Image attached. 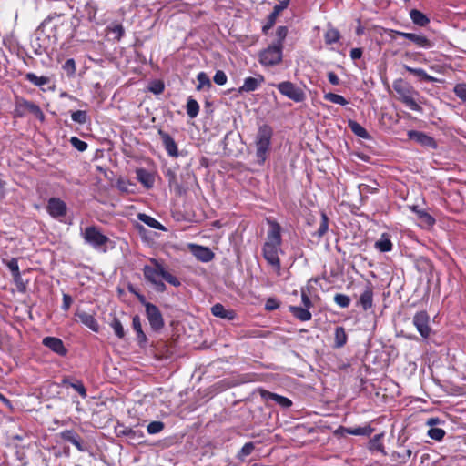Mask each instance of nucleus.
<instances>
[{
	"instance_id": "49530a36",
	"label": "nucleus",
	"mask_w": 466,
	"mask_h": 466,
	"mask_svg": "<svg viewBox=\"0 0 466 466\" xmlns=\"http://www.w3.org/2000/svg\"><path fill=\"white\" fill-rule=\"evenodd\" d=\"M288 35V27L287 26H279L276 31L277 40L272 44L278 46H283V42Z\"/></svg>"
},
{
	"instance_id": "58836bf2",
	"label": "nucleus",
	"mask_w": 466,
	"mask_h": 466,
	"mask_svg": "<svg viewBox=\"0 0 466 466\" xmlns=\"http://www.w3.org/2000/svg\"><path fill=\"white\" fill-rule=\"evenodd\" d=\"M197 80L198 82V85L196 87L198 91L205 88L209 89L212 86L210 78L205 72H199L197 76Z\"/></svg>"
},
{
	"instance_id": "39448f33",
	"label": "nucleus",
	"mask_w": 466,
	"mask_h": 466,
	"mask_svg": "<svg viewBox=\"0 0 466 466\" xmlns=\"http://www.w3.org/2000/svg\"><path fill=\"white\" fill-rule=\"evenodd\" d=\"M44 30H50L55 38L62 37L64 30L67 29L68 24L62 14L49 15L40 25Z\"/></svg>"
},
{
	"instance_id": "e433bc0d",
	"label": "nucleus",
	"mask_w": 466,
	"mask_h": 466,
	"mask_svg": "<svg viewBox=\"0 0 466 466\" xmlns=\"http://www.w3.org/2000/svg\"><path fill=\"white\" fill-rule=\"evenodd\" d=\"M96 5L94 2H87L83 7L82 16L88 21H92L96 17Z\"/></svg>"
},
{
	"instance_id": "de8ad7c7",
	"label": "nucleus",
	"mask_w": 466,
	"mask_h": 466,
	"mask_svg": "<svg viewBox=\"0 0 466 466\" xmlns=\"http://www.w3.org/2000/svg\"><path fill=\"white\" fill-rule=\"evenodd\" d=\"M427 435L435 441H441L445 436V431L441 428L431 427L428 430Z\"/></svg>"
},
{
	"instance_id": "c9c22d12",
	"label": "nucleus",
	"mask_w": 466,
	"mask_h": 466,
	"mask_svg": "<svg viewBox=\"0 0 466 466\" xmlns=\"http://www.w3.org/2000/svg\"><path fill=\"white\" fill-rule=\"evenodd\" d=\"M349 127L350 128V130L358 137H361V138H369L370 136H369V133L367 132V130L360 125L359 124L358 122L354 121V120H349Z\"/></svg>"
},
{
	"instance_id": "f3484780",
	"label": "nucleus",
	"mask_w": 466,
	"mask_h": 466,
	"mask_svg": "<svg viewBox=\"0 0 466 466\" xmlns=\"http://www.w3.org/2000/svg\"><path fill=\"white\" fill-rule=\"evenodd\" d=\"M396 33L400 36L413 42L418 47H421V48H425V49L432 47L431 41L430 39H428L423 35H417V34H413V33H406V32H400V31H398Z\"/></svg>"
},
{
	"instance_id": "a211bd4d",
	"label": "nucleus",
	"mask_w": 466,
	"mask_h": 466,
	"mask_svg": "<svg viewBox=\"0 0 466 466\" xmlns=\"http://www.w3.org/2000/svg\"><path fill=\"white\" fill-rule=\"evenodd\" d=\"M265 78L262 75H258L256 77H246L244 83L238 88L239 93H249L257 90L261 84H263Z\"/></svg>"
},
{
	"instance_id": "69168bd1",
	"label": "nucleus",
	"mask_w": 466,
	"mask_h": 466,
	"mask_svg": "<svg viewBox=\"0 0 466 466\" xmlns=\"http://www.w3.org/2000/svg\"><path fill=\"white\" fill-rule=\"evenodd\" d=\"M72 301H73V300H72V298H71V296H70V295H68V294H64V295H63L62 309H63L64 310H67V309L70 308V306H71V304H72Z\"/></svg>"
},
{
	"instance_id": "09e8293b",
	"label": "nucleus",
	"mask_w": 466,
	"mask_h": 466,
	"mask_svg": "<svg viewBox=\"0 0 466 466\" xmlns=\"http://www.w3.org/2000/svg\"><path fill=\"white\" fill-rule=\"evenodd\" d=\"M110 325L116 337L119 339H123L125 337L124 327L117 318H114Z\"/></svg>"
},
{
	"instance_id": "f8f14e48",
	"label": "nucleus",
	"mask_w": 466,
	"mask_h": 466,
	"mask_svg": "<svg viewBox=\"0 0 466 466\" xmlns=\"http://www.w3.org/2000/svg\"><path fill=\"white\" fill-rule=\"evenodd\" d=\"M290 0H282L279 4L275 5L273 11L268 15L266 24L262 26L263 34H267L269 29L273 27L276 23L277 17L280 13L288 8Z\"/></svg>"
},
{
	"instance_id": "c03bdc74",
	"label": "nucleus",
	"mask_w": 466,
	"mask_h": 466,
	"mask_svg": "<svg viewBox=\"0 0 466 466\" xmlns=\"http://www.w3.org/2000/svg\"><path fill=\"white\" fill-rule=\"evenodd\" d=\"M381 434L375 435L370 441V451H378L383 454H385L384 446L381 442Z\"/></svg>"
},
{
	"instance_id": "bf43d9fd",
	"label": "nucleus",
	"mask_w": 466,
	"mask_h": 466,
	"mask_svg": "<svg viewBox=\"0 0 466 466\" xmlns=\"http://www.w3.org/2000/svg\"><path fill=\"white\" fill-rule=\"evenodd\" d=\"M454 94L466 103V84H458L454 86Z\"/></svg>"
},
{
	"instance_id": "72a5a7b5",
	"label": "nucleus",
	"mask_w": 466,
	"mask_h": 466,
	"mask_svg": "<svg viewBox=\"0 0 466 466\" xmlns=\"http://www.w3.org/2000/svg\"><path fill=\"white\" fill-rule=\"evenodd\" d=\"M25 79L29 81L31 84L35 86L42 87L45 85H47L50 82V78L47 76H38L34 73H27L25 75Z\"/></svg>"
},
{
	"instance_id": "0eeeda50",
	"label": "nucleus",
	"mask_w": 466,
	"mask_h": 466,
	"mask_svg": "<svg viewBox=\"0 0 466 466\" xmlns=\"http://www.w3.org/2000/svg\"><path fill=\"white\" fill-rule=\"evenodd\" d=\"M276 87L281 95L294 102L300 103L306 98L304 91L290 81L280 82L276 85Z\"/></svg>"
},
{
	"instance_id": "20e7f679",
	"label": "nucleus",
	"mask_w": 466,
	"mask_h": 466,
	"mask_svg": "<svg viewBox=\"0 0 466 466\" xmlns=\"http://www.w3.org/2000/svg\"><path fill=\"white\" fill-rule=\"evenodd\" d=\"M86 244L96 250L106 251V246L109 242V238L104 235L98 227L88 226L80 233Z\"/></svg>"
},
{
	"instance_id": "393cba45",
	"label": "nucleus",
	"mask_w": 466,
	"mask_h": 466,
	"mask_svg": "<svg viewBox=\"0 0 466 466\" xmlns=\"http://www.w3.org/2000/svg\"><path fill=\"white\" fill-rule=\"evenodd\" d=\"M403 68H404L407 72H409V73H410V74H412V75H414V76H418L421 81H426V82H429V83H434V82H437V78H436V77H434V76H430V75H429V74H427V72H426L424 69H422V68H414V67H411V66H407V65H404V66H403Z\"/></svg>"
},
{
	"instance_id": "b1692460",
	"label": "nucleus",
	"mask_w": 466,
	"mask_h": 466,
	"mask_svg": "<svg viewBox=\"0 0 466 466\" xmlns=\"http://www.w3.org/2000/svg\"><path fill=\"white\" fill-rule=\"evenodd\" d=\"M359 305L361 306L363 310H368L373 306V289L370 286H367L364 291L360 294Z\"/></svg>"
},
{
	"instance_id": "423d86ee",
	"label": "nucleus",
	"mask_w": 466,
	"mask_h": 466,
	"mask_svg": "<svg viewBox=\"0 0 466 466\" xmlns=\"http://www.w3.org/2000/svg\"><path fill=\"white\" fill-rule=\"evenodd\" d=\"M283 46L269 45L258 54V61L264 66L279 65L282 61Z\"/></svg>"
},
{
	"instance_id": "4468645a",
	"label": "nucleus",
	"mask_w": 466,
	"mask_h": 466,
	"mask_svg": "<svg viewBox=\"0 0 466 466\" xmlns=\"http://www.w3.org/2000/svg\"><path fill=\"white\" fill-rule=\"evenodd\" d=\"M42 344L59 356H66L67 353V349L59 338L46 337L43 339Z\"/></svg>"
},
{
	"instance_id": "13d9d810",
	"label": "nucleus",
	"mask_w": 466,
	"mask_h": 466,
	"mask_svg": "<svg viewBox=\"0 0 466 466\" xmlns=\"http://www.w3.org/2000/svg\"><path fill=\"white\" fill-rule=\"evenodd\" d=\"M70 144L80 152H84L87 148V144L76 137L70 138Z\"/></svg>"
},
{
	"instance_id": "4c0bfd02",
	"label": "nucleus",
	"mask_w": 466,
	"mask_h": 466,
	"mask_svg": "<svg viewBox=\"0 0 466 466\" xmlns=\"http://www.w3.org/2000/svg\"><path fill=\"white\" fill-rule=\"evenodd\" d=\"M340 38V33L334 27H329L324 34V40L327 45L337 43Z\"/></svg>"
},
{
	"instance_id": "3c124183",
	"label": "nucleus",
	"mask_w": 466,
	"mask_h": 466,
	"mask_svg": "<svg viewBox=\"0 0 466 466\" xmlns=\"http://www.w3.org/2000/svg\"><path fill=\"white\" fill-rule=\"evenodd\" d=\"M335 303L342 309H346L350 304V298L348 295L338 293L334 296Z\"/></svg>"
},
{
	"instance_id": "37998d69",
	"label": "nucleus",
	"mask_w": 466,
	"mask_h": 466,
	"mask_svg": "<svg viewBox=\"0 0 466 466\" xmlns=\"http://www.w3.org/2000/svg\"><path fill=\"white\" fill-rule=\"evenodd\" d=\"M323 98L326 101H329V102H331V103H334V104H337V105H340V106L348 105V101L346 100L345 97H343L340 95L334 94V93H331V92L325 93L324 96H323Z\"/></svg>"
},
{
	"instance_id": "864d4df0",
	"label": "nucleus",
	"mask_w": 466,
	"mask_h": 466,
	"mask_svg": "<svg viewBox=\"0 0 466 466\" xmlns=\"http://www.w3.org/2000/svg\"><path fill=\"white\" fill-rule=\"evenodd\" d=\"M165 89V85L160 80H154L149 84L148 90L155 95H159L163 93Z\"/></svg>"
},
{
	"instance_id": "338daca9",
	"label": "nucleus",
	"mask_w": 466,
	"mask_h": 466,
	"mask_svg": "<svg viewBox=\"0 0 466 466\" xmlns=\"http://www.w3.org/2000/svg\"><path fill=\"white\" fill-rule=\"evenodd\" d=\"M327 76L331 85H334V86L339 85L340 80H339V76L334 72H332V71L329 72Z\"/></svg>"
},
{
	"instance_id": "473e14b6",
	"label": "nucleus",
	"mask_w": 466,
	"mask_h": 466,
	"mask_svg": "<svg viewBox=\"0 0 466 466\" xmlns=\"http://www.w3.org/2000/svg\"><path fill=\"white\" fill-rule=\"evenodd\" d=\"M410 17L413 24L419 26H425L430 22V19L423 13L417 9L410 10Z\"/></svg>"
},
{
	"instance_id": "a878e982",
	"label": "nucleus",
	"mask_w": 466,
	"mask_h": 466,
	"mask_svg": "<svg viewBox=\"0 0 466 466\" xmlns=\"http://www.w3.org/2000/svg\"><path fill=\"white\" fill-rule=\"evenodd\" d=\"M80 321L89 328L91 330L97 332L99 329V324L97 323L96 319L94 318L93 315L86 313V312H80L77 314Z\"/></svg>"
},
{
	"instance_id": "ddd939ff",
	"label": "nucleus",
	"mask_w": 466,
	"mask_h": 466,
	"mask_svg": "<svg viewBox=\"0 0 466 466\" xmlns=\"http://www.w3.org/2000/svg\"><path fill=\"white\" fill-rule=\"evenodd\" d=\"M408 137L409 139L417 142L422 147H430L432 149L437 147V143L435 139L424 132L410 130L408 131Z\"/></svg>"
},
{
	"instance_id": "5701e85b",
	"label": "nucleus",
	"mask_w": 466,
	"mask_h": 466,
	"mask_svg": "<svg viewBox=\"0 0 466 466\" xmlns=\"http://www.w3.org/2000/svg\"><path fill=\"white\" fill-rule=\"evenodd\" d=\"M408 208L417 215V218L421 221L423 225L428 227L434 225L435 219L427 211L419 208V207L416 205L408 206Z\"/></svg>"
},
{
	"instance_id": "a19ab883",
	"label": "nucleus",
	"mask_w": 466,
	"mask_h": 466,
	"mask_svg": "<svg viewBox=\"0 0 466 466\" xmlns=\"http://www.w3.org/2000/svg\"><path fill=\"white\" fill-rule=\"evenodd\" d=\"M255 450V444L254 442H247L244 444V446L240 449V451L237 454V459L244 461L245 459L249 456L253 451Z\"/></svg>"
},
{
	"instance_id": "680f3d73",
	"label": "nucleus",
	"mask_w": 466,
	"mask_h": 466,
	"mask_svg": "<svg viewBox=\"0 0 466 466\" xmlns=\"http://www.w3.org/2000/svg\"><path fill=\"white\" fill-rule=\"evenodd\" d=\"M214 82L218 86H223L227 83L228 77L224 71L218 70L213 77Z\"/></svg>"
},
{
	"instance_id": "bb28decb",
	"label": "nucleus",
	"mask_w": 466,
	"mask_h": 466,
	"mask_svg": "<svg viewBox=\"0 0 466 466\" xmlns=\"http://www.w3.org/2000/svg\"><path fill=\"white\" fill-rule=\"evenodd\" d=\"M137 218L138 220H140L141 222L145 223L147 226L152 228L159 229L162 231L167 230V228L158 220H157L156 218H152L149 215H147L145 213H138Z\"/></svg>"
},
{
	"instance_id": "a18cd8bd",
	"label": "nucleus",
	"mask_w": 466,
	"mask_h": 466,
	"mask_svg": "<svg viewBox=\"0 0 466 466\" xmlns=\"http://www.w3.org/2000/svg\"><path fill=\"white\" fill-rule=\"evenodd\" d=\"M372 432V429L370 426L348 428V434L356 436H369Z\"/></svg>"
},
{
	"instance_id": "dca6fc26",
	"label": "nucleus",
	"mask_w": 466,
	"mask_h": 466,
	"mask_svg": "<svg viewBox=\"0 0 466 466\" xmlns=\"http://www.w3.org/2000/svg\"><path fill=\"white\" fill-rule=\"evenodd\" d=\"M189 248L195 258L201 262L208 263L214 258V253L208 247L190 244Z\"/></svg>"
},
{
	"instance_id": "9d476101",
	"label": "nucleus",
	"mask_w": 466,
	"mask_h": 466,
	"mask_svg": "<svg viewBox=\"0 0 466 466\" xmlns=\"http://www.w3.org/2000/svg\"><path fill=\"white\" fill-rule=\"evenodd\" d=\"M281 251L280 247H273L263 245L262 254L265 260L273 268L278 275H280L281 264L279 253Z\"/></svg>"
},
{
	"instance_id": "c756f323",
	"label": "nucleus",
	"mask_w": 466,
	"mask_h": 466,
	"mask_svg": "<svg viewBox=\"0 0 466 466\" xmlns=\"http://www.w3.org/2000/svg\"><path fill=\"white\" fill-rule=\"evenodd\" d=\"M289 311L296 319L301 321H309L311 319L312 317L309 309L299 306H290Z\"/></svg>"
},
{
	"instance_id": "0e129e2a",
	"label": "nucleus",
	"mask_w": 466,
	"mask_h": 466,
	"mask_svg": "<svg viewBox=\"0 0 466 466\" xmlns=\"http://www.w3.org/2000/svg\"><path fill=\"white\" fill-rule=\"evenodd\" d=\"M279 307V302L274 298H268L265 303L267 310H275Z\"/></svg>"
},
{
	"instance_id": "7ed1b4c3",
	"label": "nucleus",
	"mask_w": 466,
	"mask_h": 466,
	"mask_svg": "<svg viewBox=\"0 0 466 466\" xmlns=\"http://www.w3.org/2000/svg\"><path fill=\"white\" fill-rule=\"evenodd\" d=\"M272 135L273 130L270 126L265 124L259 127L256 137V157L258 164H263L267 159Z\"/></svg>"
},
{
	"instance_id": "4be33fe9",
	"label": "nucleus",
	"mask_w": 466,
	"mask_h": 466,
	"mask_svg": "<svg viewBox=\"0 0 466 466\" xmlns=\"http://www.w3.org/2000/svg\"><path fill=\"white\" fill-rule=\"evenodd\" d=\"M211 313L215 317H218L228 320H232L236 318V313L234 310L225 309V307L220 303H217L212 306Z\"/></svg>"
},
{
	"instance_id": "2eb2a0df",
	"label": "nucleus",
	"mask_w": 466,
	"mask_h": 466,
	"mask_svg": "<svg viewBox=\"0 0 466 466\" xmlns=\"http://www.w3.org/2000/svg\"><path fill=\"white\" fill-rule=\"evenodd\" d=\"M47 211L53 218L64 217L66 214V205L60 198H51L47 203Z\"/></svg>"
},
{
	"instance_id": "9b49d317",
	"label": "nucleus",
	"mask_w": 466,
	"mask_h": 466,
	"mask_svg": "<svg viewBox=\"0 0 466 466\" xmlns=\"http://www.w3.org/2000/svg\"><path fill=\"white\" fill-rule=\"evenodd\" d=\"M268 224L269 225V229L268 230L267 239L264 245L281 247L282 238L280 225L274 220H268Z\"/></svg>"
},
{
	"instance_id": "f257e3e1",
	"label": "nucleus",
	"mask_w": 466,
	"mask_h": 466,
	"mask_svg": "<svg viewBox=\"0 0 466 466\" xmlns=\"http://www.w3.org/2000/svg\"><path fill=\"white\" fill-rule=\"evenodd\" d=\"M148 261L149 264L145 265L142 271L146 281L151 284L156 291H166L167 287L163 280L174 287H179L181 285V281L168 272L160 260L150 258Z\"/></svg>"
},
{
	"instance_id": "774afa93",
	"label": "nucleus",
	"mask_w": 466,
	"mask_h": 466,
	"mask_svg": "<svg viewBox=\"0 0 466 466\" xmlns=\"http://www.w3.org/2000/svg\"><path fill=\"white\" fill-rule=\"evenodd\" d=\"M301 300L303 304L302 308H305L309 310V309L312 307V302L305 292H302L301 294Z\"/></svg>"
},
{
	"instance_id": "412c9836",
	"label": "nucleus",
	"mask_w": 466,
	"mask_h": 466,
	"mask_svg": "<svg viewBox=\"0 0 466 466\" xmlns=\"http://www.w3.org/2000/svg\"><path fill=\"white\" fill-rule=\"evenodd\" d=\"M261 397L267 401L272 400L276 402L278 405L284 409H288L292 405V401L289 398L279 395L277 393L269 392L268 390H262Z\"/></svg>"
},
{
	"instance_id": "aec40b11",
	"label": "nucleus",
	"mask_w": 466,
	"mask_h": 466,
	"mask_svg": "<svg viewBox=\"0 0 466 466\" xmlns=\"http://www.w3.org/2000/svg\"><path fill=\"white\" fill-rule=\"evenodd\" d=\"M61 439L73 444L78 451H84L86 447L81 437L73 430H65L60 433Z\"/></svg>"
},
{
	"instance_id": "8fccbe9b",
	"label": "nucleus",
	"mask_w": 466,
	"mask_h": 466,
	"mask_svg": "<svg viewBox=\"0 0 466 466\" xmlns=\"http://www.w3.org/2000/svg\"><path fill=\"white\" fill-rule=\"evenodd\" d=\"M329 229V218L325 213L321 214V221L316 232V236L321 238L326 234Z\"/></svg>"
},
{
	"instance_id": "c85d7f7f",
	"label": "nucleus",
	"mask_w": 466,
	"mask_h": 466,
	"mask_svg": "<svg viewBox=\"0 0 466 466\" xmlns=\"http://www.w3.org/2000/svg\"><path fill=\"white\" fill-rule=\"evenodd\" d=\"M375 248L380 252H389L392 249L393 244L390 240V235L383 233L380 239L375 242Z\"/></svg>"
},
{
	"instance_id": "6e6552de",
	"label": "nucleus",
	"mask_w": 466,
	"mask_h": 466,
	"mask_svg": "<svg viewBox=\"0 0 466 466\" xmlns=\"http://www.w3.org/2000/svg\"><path fill=\"white\" fill-rule=\"evenodd\" d=\"M146 316L152 330L160 331L164 328L165 321L162 313L156 305H146Z\"/></svg>"
},
{
	"instance_id": "6e6d98bb",
	"label": "nucleus",
	"mask_w": 466,
	"mask_h": 466,
	"mask_svg": "<svg viewBox=\"0 0 466 466\" xmlns=\"http://www.w3.org/2000/svg\"><path fill=\"white\" fill-rule=\"evenodd\" d=\"M163 429L164 423L162 421H152L147 427V431L149 434L159 433Z\"/></svg>"
},
{
	"instance_id": "2f4dec72",
	"label": "nucleus",
	"mask_w": 466,
	"mask_h": 466,
	"mask_svg": "<svg viewBox=\"0 0 466 466\" xmlns=\"http://www.w3.org/2000/svg\"><path fill=\"white\" fill-rule=\"evenodd\" d=\"M347 339L345 329L341 326L336 327L334 331V347L338 349L342 348L346 344Z\"/></svg>"
},
{
	"instance_id": "7c9ffc66",
	"label": "nucleus",
	"mask_w": 466,
	"mask_h": 466,
	"mask_svg": "<svg viewBox=\"0 0 466 466\" xmlns=\"http://www.w3.org/2000/svg\"><path fill=\"white\" fill-rule=\"evenodd\" d=\"M137 180L144 185L146 187L149 188L154 184L153 176L144 168H139L136 171Z\"/></svg>"
},
{
	"instance_id": "cd10ccee",
	"label": "nucleus",
	"mask_w": 466,
	"mask_h": 466,
	"mask_svg": "<svg viewBox=\"0 0 466 466\" xmlns=\"http://www.w3.org/2000/svg\"><path fill=\"white\" fill-rule=\"evenodd\" d=\"M132 328L137 333V339L139 344L146 343L147 339L142 329L141 319L138 315H135L132 319Z\"/></svg>"
},
{
	"instance_id": "1a4fd4ad",
	"label": "nucleus",
	"mask_w": 466,
	"mask_h": 466,
	"mask_svg": "<svg viewBox=\"0 0 466 466\" xmlns=\"http://www.w3.org/2000/svg\"><path fill=\"white\" fill-rule=\"evenodd\" d=\"M412 323L423 339H428L430 337L431 328L430 326V317L426 311L421 310L416 312L413 316Z\"/></svg>"
},
{
	"instance_id": "4d7b16f0",
	"label": "nucleus",
	"mask_w": 466,
	"mask_h": 466,
	"mask_svg": "<svg viewBox=\"0 0 466 466\" xmlns=\"http://www.w3.org/2000/svg\"><path fill=\"white\" fill-rule=\"evenodd\" d=\"M7 268L12 272V275L15 279L20 277V270L18 266V260L16 258H12L6 263Z\"/></svg>"
},
{
	"instance_id": "6ab92c4d",
	"label": "nucleus",
	"mask_w": 466,
	"mask_h": 466,
	"mask_svg": "<svg viewBox=\"0 0 466 466\" xmlns=\"http://www.w3.org/2000/svg\"><path fill=\"white\" fill-rule=\"evenodd\" d=\"M158 134L160 136V138L162 140V144L168 154V156L177 157H178V149L177 146L173 139V137L167 134V132H164L163 130H159Z\"/></svg>"
},
{
	"instance_id": "79ce46f5",
	"label": "nucleus",
	"mask_w": 466,
	"mask_h": 466,
	"mask_svg": "<svg viewBox=\"0 0 466 466\" xmlns=\"http://www.w3.org/2000/svg\"><path fill=\"white\" fill-rule=\"evenodd\" d=\"M199 112V105L192 97H189L187 102V114L190 118H195Z\"/></svg>"
},
{
	"instance_id": "e2e57ef3",
	"label": "nucleus",
	"mask_w": 466,
	"mask_h": 466,
	"mask_svg": "<svg viewBox=\"0 0 466 466\" xmlns=\"http://www.w3.org/2000/svg\"><path fill=\"white\" fill-rule=\"evenodd\" d=\"M110 31L115 35V38L119 40L124 35V28L122 25L116 24L109 27Z\"/></svg>"
},
{
	"instance_id": "052dcab7",
	"label": "nucleus",
	"mask_w": 466,
	"mask_h": 466,
	"mask_svg": "<svg viewBox=\"0 0 466 466\" xmlns=\"http://www.w3.org/2000/svg\"><path fill=\"white\" fill-rule=\"evenodd\" d=\"M70 387L76 390L83 399L86 398V390L82 381L76 380V382L70 383Z\"/></svg>"
},
{
	"instance_id": "603ef678",
	"label": "nucleus",
	"mask_w": 466,
	"mask_h": 466,
	"mask_svg": "<svg viewBox=\"0 0 466 466\" xmlns=\"http://www.w3.org/2000/svg\"><path fill=\"white\" fill-rule=\"evenodd\" d=\"M71 119L78 124H85L87 121V114L86 111L77 110L74 111L71 114Z\"/></svg>"
},
{
	"instance_id": "f704fd0d",
	"label": "nucleus",
	"mask_w": 466,
	"mask_h": 466,
	"mask_svg": "<svg viewBox=\"0 0 466 466\" xmlns=\"http://www.w3.org/2000/svg\"><path fill=\"white\" fill-rule=\"evenodd\" d=\"M22 105L26 110L35 115L38 119L41 121L44 120L45 115L39 106L27 100H24Z\"/></svg>"
},
{
	"instance_id": "5fc2aeb1",
	"label": "nucleus",
	"mask_w": 466,
	"mask_h": 466,
	"mask_svg": "<svg viewBox=\"0 0 466 466\" xmlns=\"http://www.w3.org/2000/svg\"><path fill=\"white\" fill-rule=\"evenodd\" d=\"M68 76H73L76 73V62L73 58L67 59L62 66Z\"/></svg>"
},
{
	"instance_id": "f03ea898",
	"label": "nucleus",
	"mask_w": 466,
	"mask_h": 466,
	"mask_svg": "<svg viewBox=\"0 0 466 466\" xmlns=\"http://www.w3.org/2000/svg\"><path fill=\"white\" fill-rule=\"evenodd\" d=\"M392 87L398 95V99L408 108L415 112L422 111V107L418 102L420 93L411 85L402 78H398L393 81Z\"/></svg>"
},
{
	"instance_id": "ea45409f",
	"label": "nucleus",
	"mask_w": 466,
	"mask_h": 466,
	"mask_svg": "<svg viewBox=\"0 0 466 466\" xmlns=\"http://www.w3.org/2000/svg\"><path fill=\"white\" fill-rule=\"evenodd\" d=\"M412 455L410 449H406L402 452L394 451L391 454V459L399 463H407Z\"/></svg>"
}]
</instances>
